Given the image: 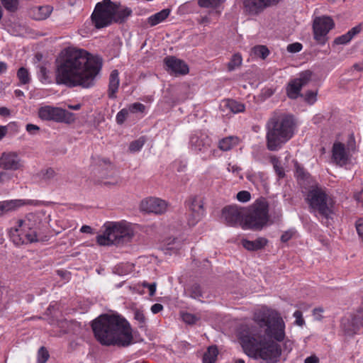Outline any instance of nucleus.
<instances>
[{"label": "nucleus", "instance_id": "obj_1", "mask_svg": "<svg viewBox=\"0 0 363 363\" xmlns=\"http://www.w3.org/2000/svg\"><path fill=\"white\" fill-rule=\"evenodd\" d=\"M253 320L257 326L242 325L238 332L243 352L248 357L260 359L264 363H277L281 354V348L274 340L282 342L284 340V320L267 308L256 311Z\"/></svg>", "mask_w": 363, "mask_h": 363}, {"label": "nucleus", "instance_id": "obj_2", "mask_svg": "<svg viewBox=\"0 0 363 363\" xmlns=\"http://www.w3.org/2000/svg\"><path fill=\"white\" fill-rule=\"evenodd\" d=\"M55 82L69 88L93 87L103 66L102 58L84 49L67 48L55 60Z\"/></svg>", "mask_w": 363, "mask_h": 363}, {"label": "nucleus", "instance_id": "obj_3", "mask_svg": "<svg viewBox=\"0 0 363 363\" xmlns=\"http://www.w3.org/2000/svg\"><path fill=\"white\" fill-rule=\"evenodd\" d=\"M91 325L95 338L102 345L127 347L135 342L130 324L121 315L102 314Z\"/></svg>", "mask_w": 363, "mask_h": 363}, {"label": "nucleus", "instance_id": "obj_4", "mask_svg": "<svg viewBox=\"0 0 363 363\" xmlns=\"http://www.w3.org/2000/svg\"><path fill=\"white\" fill-rule=\"evenodd\" d=\"M296 123L292 116L274 115L267 123V147L277 151L289 140L294 133Z\"/></svg>", "mask_w": 363, "mask_h": 363}, {"label": "nucleus", "instance_id": "obj_5", "mask_svg": "<svg viewBox=\"0 0 363 363\" xmlns=\"http://www.w3.org/2000/svg\"><path fill=\"white\" fill-rule=\"evenodd\" d=\"M330 200L325 191L317 185L311 187L306 197L309 207L325 218L333 213V204Z\"/></svg>", "mask_w": 363, "mask_h": 363}, {"label": "nucleus", "instance_id": "obj_6", "mask_svg": "<svg viewBox=\"0 0 363 363\" xmlns=\"http://www.w3.org/2000/svg\"><path fill=\"white\" fill-rule=\"evenodd\" d=\"M269 205L264 199H257L248 209L245 225L250 229L261 230L269 220Z\"/></svg>", "mask_w": 363, "mask_h": 363}, {"label": "nucleus", "instance_id": "obj_7", "mask_svg": "<svg viewBox=\"0 0 363 363\" xmlns=\"http://www.w3.org/2000/svg\"><path fill=\"white\" fill-rule=\"evenodd\" d=\"M133 237L132 231L119 224H114L108 227L103 235H99L96 240L99 245H121L130 242Z\"/></svg>", "mask_w": 363, "mask_h": 363}, {"label": "nucleus", "instance_id": "obj_8", "mask_svg": "<svg viewBox=\"0 0 363 363\" xmlns=\"http://www.w3.org/2000/svg\"><path fill=\"white\" fill-rule=\"evenodd\" d=\"M113 1L103 0L96 4L91 18L96 28L107 27L113 23Z\"/></svg>", "mask_w": 363, "mask_h": 363}, {"label": "nucleus", "instance_id": "obj_9", "mask_svg": "<svg viewBox=\"0 0 363 363\" xmlns=\"http://www.w3.org/2000/svg\"><path fill=\"white\" fill-rule=\"evenodd\" d=\"M38 116L42 120L66 123H71L75 120L74 113L60 108L50 106L41 107L38 111Z\"/></svg>", "mask_w": 363, "mask_h": 363}, {"label": "nucleus", "instance_id": "obj_10", "mask_svg": "<svg viewBox=\"0 0 363 363\" xmlns=\"http://www.w3.org/2000/svg\"><path fill=\"white\" fill-rule=\"evenodd\" d=\"M335 26L332 18L329 16L315 17L313 23V37L320 45H325L328 40L327 35Z\"/></svg>", "mask_w": 363, "mask_h": 363}, {"label": "nucleus", "instance_id": "obj_11", "mask_svg": "<svg viewBox=\"0 0 363 363\" xmlns=\"http://www.w3.org/2000/svg\"><path fill=\"white\" fill-rule=\"evenodd\" d=\"M342 330L345 335L353 336L363 328V308L358 309L355 313L341 319Z\"/></svg>", "mask_w": 363, "mask_h": 363}, {"label": "nucleus", "instance_id": "obj_12", "mask_svg": "<svg viewBox=\"0 0 363 363\" xmlns=\"http://www.w3.org/2000/svg\"><path fill=\"white\" fill-rule=\"evenodd\" d=\"M188 206L191 211L188 223L189 225H195L204 216L205 209L203 207V199L199 196H194L189 198Z\"/></svg>", "mask_w": 363, "mask_h": 363}, {"label": "nucleus", "instance_id": "obj_13", "mask_svg": "<svg viewBox=\"0 0 363 363\" xmlns=\"http://www.w3.org/2000/svg\"><path fill=\"white\" fill-rule=\"evenodd\" d=\"M0 168L4 170H23L24 162L16 152H4L0 157Z\"/></svg>", "mask_w": 363, "mask_h": 363}, {"label": "nucleus", "instance_id": "obj_14", "mask_svg": "<svg viewBox=\"0 0 363 363\" xmlns=\"http://www.w3.org/2000/svg\"><path fill=\"white\" fill-rule=\"evenodd\" d=\"M165 201L158 198L150 197L143 199L140 203V210L147 213L162 214L167 210Z\"/></svg>", "mask_w": 363, "mask_h": 363}, {"label": "nucleus", "instance_id": "obj_15", "mask_svg": "<svg viewBox=\"0 0 363 363\" xmlns=\"http://www.w3.org/2000/svg\"><path fill=\"white\" fill-rule=\"evenodd\" d=\"M22 227L15 228L11 231V238L16 245H21L28 243L38 242L37 233L35 230L30 232H23Z\"/></svg>", "mask_w": 363, "mask_h": 363}, {"label": "nucleus", "instance_id": "obj_16", "mask_svg": "<svg viewBox=\"0 0 363 363\" xmlns=\"http://www.w3.org/2000/svg\"><path fill=\"white\" fill-rule=\"evenodd\" d=\"M350 159V154L346 150L345 144L335 142L332 148V160L337 165H346Z\"/></svg>", "mask_w": 363, "mask_h": 363}, {"label": "nucleus", "instance_id": "obj_17", "mask_svg": "<svg viewBox=\"0 0 363 363\" xmlns=\"http://www.w3.org/2000/svg\"><path fill=\"white\" fill-rule=\"evenodd\" d=\"M166 70L175 74L184 75L189 72L188 65L182 60L174 56H167L164 59Z\"/></svg>", "mask_w": 363, "mask_h": 363}, {"label": "nucleus", "instance_id": "obj_18", "mask_svg": "<svg viewBox=\"0 0 363 363\" xmlns=\"http://www.w3.org/2000/svg\"><path fill=\"white\" fill-rule=\"evenodd\" d=\"M242 208L237 206H228L222 210V216L229 225H235L240 223L243 217Z\"/></svg>", "mask_w": 363, "mask_h": 363}, {"label": "nucleus", "instance_id": "obj_19", "mask_svg": "<svg viewBox=\"0 0 363 363\" xmlns=\"http://www.w3.org/2000/svg\"><path fill=\"white\" fill-rule=\"evenodd\" d=\"M190 146L196 152H206L211 145V139L205 134H194L190 138Z\"/></svg>", "mask_w": 363, "mask_h": 363}, {"label": "nucleus", "instance_id": "obj_20", "mask_svg": "<svg viewBox=\"0 0 363 363\" xmlns=\"http://www.w3.org/2000/svg\"><path fill=\"white\" fill-rule=\"evenodd\" d=\"M44 218L45 214L41 212L30 213L26 216L25 220H18V226L23 227L25 225L30 230H32L33 228H40Z\"/></svg>", "mask_w": 363, "mask_h": 363}, {"label": "nucleus", "instance_id": "obj_21", "mask_svg": "<svg viewBox=\"0 0 363 363\" xmlns=\"http://www.w3.org/2000/svg\"><path fill=\"white\" fill-rule=\"evenodd\" d=\"M267 7L264 0H243L244 12L248 15L257 16Z\"/></svg>", "mask_w": 363, "mask_h": 363}, {"label": "nucleus", "instance_id": "obj_22", "mask_svg": "<svg viewBox=\"0 0 363 363\" xmlns=\"http://www.w3.org/2000/svg\"><path fill=\"white\" fill-rule=\"evenodd\" d=\"M113 23H123L132 15L133 11L130 8L121 6L120 4L113 2Z\"/></svg>", "mask_w": 363, "mask_h": 363}, {"label": "nucleus", "instance_id": "obj_23", "mask_svg": "<svg viewBox=\"0 0 363 363\" xmlns=\"http://www.w3.org/2000/svg\"><path fill=\"white\" fill-rule=\"evenodd\" d=\"M53 11V7L50 5L38 6L33 7L30 13L33 18L42 21L48 18Z\"/></svg>", "mask_w": 363, "mask_h": 363}, {"label": "nucleus", "instance_id": "obj_24", "mask_svg": "<svg viewBox=\"0 0 363 363\" xmlns=\"http://www.w3.org/2000/svg\"><path fill=\"white\" fill-rule=\"evenodd\" d=\"M268 243V240L264 238H258L255 240H242V246L250 251H257L263 249Z\"/></svg>", "mask_w": 363, "mask_h": 363}, {"label": "nucleus", "instance_id": "obj_25", "mask_svg": "<svg viewBox=\"0 0 363 363\" xmlns=\"http://www.w3.org/2000/svg\"><path fill=\"white\" fill-rule=\"evenodd\" d=\"M118 86H119L118 72L117 69H114L111 72L110 77H109L108 96L110 99H115L116 97V93L118 91Z\"/></svg>", "mask_w": 363, "mask_h": 363}, {"label": "nucleus", "instance_id": "obj_26", "mask_svg": "<svg viewBox=\"0 0 363 363\" xmlns=\"http://www.w3.org/2000/svg\"><path fill=\"white\" fill-rule=\"evenodd\" d=\"M302 86L295 79H291L288 83L286 91L287 96L291 99H296L303 95L301 94Z\"/></svg>", "mask_w": 363, "mask_h": 363}, {"label": "nucleus", "instance_id": "obj_27", "mask_svg": "<svg viewBox=\"0 0 363 363\" xmlns=\"http://www.w3.org/2000/svg\"><path fill=\"white\" fill-rule=\"evenodd\" d=\"M169 9H164L157 12L147 18V23L150 26H155L164 21L170 14Z\"/></svg>", "mask_w": 363, "mask_h": 363}, {"label": "nucleus", "instance_id": "obj_28", "mask_svg": "<svg viewBox=\"0 0 363 363\" xmlns=\"http://www.w3.org/2000/svg\"><path fill=\"white\" fill-rule=\"evenodd\" d=\"M239 143V138L235 136L225 137L219 140L218 148L222 151H228Z\"/></svg>", "mask_w": 363, "mask_h": 363}, {"label": "nucleus", "instance_id": "obj_29", "mask_svg": "<svg viewBox=\"0 0 363 363\" xmlns=\"http://www.w3.org/2000/svg\"><path fill=\"white\" fill-rule=\"evenodd\" d=\"M218 354L217 346L212 345L208 347L207 351L203 354V363H215Z\"/></svg>", "mask_w": 363, "mask_h": 363}, {"label": "nucleus", "instance_id": "obj_30", "mask_svg": "<svg viewBox=\"0 0 363 363\" xmlns=\"http://www.w3.org/2000/svg\"><path fill=\"white\" fill-rule=\"evenodd\" d=\"M2 203L4 207L5 208L6 213L10 211H16L18 208L25 204V203L20 199L4 201H2Z\"/></svg>", "mask_w": 363, "mask_h": 363}, {"label": "nucleus", "instance_id": "obj_31", "mask_svg": "<svg viewBox=\"0 0 363 363\" xmlns=\"http://www.w3.org/2000/svg\"><path fill=\"white\" fill-rule=\"evenodd\" d=\"M226 106L234 113L243 112L245 109L244 104L233 99H228L227 101Z\"/></svg>", "mask_w": 363, "mask_h": 363}, {"label": "nucleus", "instance_id": "obj_32", "mask_svg": "<svg viewBox=\"0 0 363 363\" xmlns=\"http://www.w3.org/2000/svg\"><path fill=\"white\" fill-rule=\"evenodd\" d=\"M313 76L312 71L307 69L299 73L298 77L296 78L295 80L298 82V84H301V86H304L311 80Z\"/></svg>", "mask_w": 363, "mask_h": 363}, {"label": "nucleus", "instance_id": "obj_33", "mask_svg": "<svg viewBox=\"0 0 363 363\" xmlns=\"http://www.w3.org/2000/svg\"><path fill=\"white\" fill-rule=\"evenodd\" d=\"M17 77L19 79L21 84H28L30 82V77L28 70L22 67H20L17 71Z\"/></svg>", "mask_w": 363, "mask_h": 363}, {"label": "nucleus", "instance_id": "obj_34", "mask_svg": "<svg viewBox=\"0 0 363 363\" xmlns=\"http://www.w3.org/2000/svg\"><path fill=\"white\" fill-rule=\"evenodd\" d=\"M225 0H198V4L201 8L216 9Z\"/></svg>", "mask_w": 363, "mask_h": 363}, {"label": "nucleus", "instance_id": "obj_35", "mask_svg": "<svg viewBox=\"0 0 363 363\" xmlns=\"http://www.w3.org/2000/svg\"><path fill=\"white\" fill-rule=\"evenodd\" d=\"M255 55L264 60L269 55V50L265 45H255L252 49Z\"/></svg>", "mask_w": 363, "mask_h": 363}, {"label": "nucleus", "instance_id": "obj_36", "mask_svg": "<svg viewBox=\"0 0 363 363\" xmlns=\"http://www.w3.org/2000/svg\"><path fill=\"white\" fill-rule=\"evenodd\" d=\"M242 57L239 53H236L232 56L231 60L228 64V69L229 71L234 70L236 67L242 64Z\"/></svg>", "mask_w": 363, "mask_h": 363}, {"label": "nucleus", "instance_id": "obj_37", "mask_svg": "<svg viewBox=\"0 0 363 363\" xmlns=\"http://www.w3.org/2000/svg\"><path fill=\"white\" fill-rule=\"evenodd\" d=\"M4 7L10 12H15L18 7V0H1Z\"/></svg>", "mask_w": 363, "mask_h": 363}, {"label": "nucleus", "instance_id": "obj_38", "mask_svg": "<svg viewBox=\"0 0 363 363\" xmlns=\"http://www.w3.org/2000/svg\"><path fill=\"white\" fill-rule=\"evenodd\" d=\"M145 143V138L144 137H140L139 139L135 140L130 143L129 145V150L130 152L139 151L144 145Z\"/></svg>", "mask_w": 363, "mask_h": 363}, {"label": "nucleus", "instance_id": "obj_39", "mask_svg": "<svg viewBox=\"0 0 363 363\" xmlns=\"http://www.w3.org/2000/svg\"><path fill=\"white\" fill-rule=\"evenodd\" d=\"M134 319L138 321L140 328H144L146 326V318L143 311L135 310L134 311Z\"/></svg>", "mask_w": 363, "mask_h": 363}, {"label": "nucleus", "instance_id": "obj_40", "mask_svg": "<svg viewBox=\"0 0 363 363\" xmlns=\"http://www.w3.org/2000/svg\"><path fill=\"white\" fill-rule=\"evenodd\" d=\"M272 163L273 164L274 169L275 172L279 176V178H283L285 176V173L283 167L281 166L280 162L276 157H273L271 160Z\"/></svg>", "mask_w": 363, "mask_h": 363}, {"label": "nucleus", "instance_id": "obj_41", "mask_svg": "<svg viewBox=\"0 0 363 363\" xmlns=\"http://www.w3.org/2000/svg\"><path fill=\"white\" fill-rule=\"evenodd\" d=\"M50 357L48 350L41 347L38 352V363H45Z\"/></svg>", "mask_w": 363, "mask_h": 363}, {"label": "nucleus", "instance_id": "obj_42", "mask_svg": "<svg viewBox=\"0 0 363 363\" xmlns=\"http://www.w3.org/2000/svg\"><path fill=\"white\" fill-rule=\"evenodd\" d=\"M38 77L41 82L48 83L50 82L49 72L44 66H40L39 68Z\"/></svg>", "mask_w": 363, "mask_h": 363}, {"label": "nucleus", "instance_id": "obj_43", "mask_svg": "<svg viewBox=\"0 0 363 363\" xmlns=\"http://www.w3.org/2000/svg\"><path fill=\"white\" fill-rule=\"evenodd\" d=\"M190 296L194 298H199L202 297V291L201 286L199 284H194L191 285L190 289Z\"/></svg>", "mask_w": 363, "mask_h": 363}, {"label": "nucleus", "instance_id": "obj_44", "mask_svg": "<svg viewBox=\"0 0 363 363\" xmlns=\"http://www.w3.org/2000/svg\"><path fill=\"white\" fill-rule=\"evenodd\" d=\"M352 40L350 35L347 33V32L340 36H338L335 38L333 41L334 45H345L348 43Z\"/></svg>", "mask_w": 363, "mask_h": 363}, {"label": "nucleus", "instance_id": "obj_45", "mask_svg": "<svg viewBox=\"0 0 363 363\" xmlns=\"http://www.w3.org/2000/svg\"><path fill=\"white\" fill-rule=\"evenodd\" d=\"M346 150L350 154L356 151V142L353 133L350 134L347 142Z\"/></svg>", "mask_w": 363, "mask_h": 363}, {"label": "nucleus", "instance_id": "obj_46", "mask_svg": "<svg viewBox=\"0 0 363 363\" xmlns=\"http://www.w3.org/2000/svg\"><path fill=\"white\" fill-rule=\"evenodd\" d=\"M182 317L184 322L189 325H194L199 320V318L189 313H183Z\"/></svg>", "mask_w": 363, "mask_h": 363}, {"label": "nucleus", "instance_id": "obj_47", "mask_svg": "<svg viewBox=\"0 0 363 363\" xmlns=\"http://www.w3.org/2000/svg\"><path fill=\"white\" fill-rule=\"evenodd\" d=\"M128 110L127 108L121 109L116 115V122L119 125H122L128 116Z\"/></svg>", "mask_w": 363, "mask_h": 363}, {"label": "nucleus", "instance_id": "obj_48", "mask_svg": "<svg viewBox=\"0 0 363 363\" xmlns=\"http://www.w3.org/2000/svg\"><path fill=\"white\" fill-rule=\"evenodd\" d=\"M128 110V112H130V113H138V112H140V113H143L144 112L145 109V106L141 104V103H134V104H132L129 106L128 108H127Z\"/></svg>", "mask_w": 363, "mask_h": 363}, {"label": "nucleus", "instance_id": "obj_49", "mask_svg": "<svg viewBox=\"0 0 363 363\" xmlns=\"http://www.w3.org/2000/svg\"><path fill=\"white\" fill-rule=\"evenodd\" d=\"M317 91H307L305 94V101L309 104H313L317 100Z\"/></svg>", "mask_w": 363, "mask_h": 363}, {"label": "nucleus", "instance_id": "obj_50", "mask_svg": "<svg viewBox=\"0 0 363 363\" xmlns=\"http://www.w3.org/2000/svg\"><path fill=\"white\" fill-rule=\"evenodd\" d=\"M56 173L52 168H48L45 170H41L40 175L43 179L48 180L52 179Z\"/></svg>", "mask_w": 363, "mask_h": 363}, {"label": "nucleus", "instance_id": "obj_51", "mask_svg": "<svg viewBox=\"0 0 363 363\" xmlns=\"http://www.w3.org/2000/svg\"><path fill=\"white\" fill-rule=\"evenodd\" d=\"M251 199V194L247 191H241L237 194V199L241 202H247Z\"/></svg>", "mask_w": 363, "mask_h": 363}, {"label": "nucleus", "instance_id": "obj_52", "mask_svg": "<svg viewBox=\"0 0 363 363\" xmlns=\"http://www.w3.org/2000/svg\"><path fill=\"white\" fill-rule=\"evenodd\" d=\"M294 317L295 318V324L298 326H303L305 324L304 319L303 318L302 312L299 310L296 311L294 313Z\"/></svg>", "mask_w": 363, "mask_h": 363}, {"label": "nucleus", "instance_id": "obj_53", "mask_svg": "<svg viewBox=\"0 0 363 363\" xmlns=\"http://www.w3.org/2000/svg\"><path fill=\"white\" fill-rule=\"evenodd\" d=\"M302 48H303V45L301 43H294L289 44L287 46V50L289 52L296 53V52H300L302 50Z\"/></svg>", "mask_w": 363, "mask_h": 363}, {"label": "nucleus", "instance_id": "obj_54", "mask_svg": "<svg viewBox=\"0 0 363 363\" xmlns=\"http://www.w3.org/2000/svg\"><path fill=\"white\" fill-rule=\"evenodd\" d=\"M355 227L359 238L363 242V218H359L356 221Z\"/></svg>", "mask_w": 363, "mask_h": 363}, {"label": "nucleus", "instance_id": "obj_55", "mask_svg": "<svg viewBox=\"0 0 363 363\" xmlns=\"http://www.w3.org/2000/svg\"><path fill=\"white\" fill-rule=\"evenodd\" d=\"M104 178L106 179H108V177H104ZM119 182H120V179L118 177L111 175V177L109 178V180H106V181L103 182V184L106 186L116 185L119 183Z\"/></svg>", "mask_w": 363, "mask_h": 363}, {"label": "nucleus", "instance_id": "obj_56", "mask_svg": "<svg viewBox=\"0 0 363 363\" xmlns=\"http://www.w3.org/2000/svg\"><path fill=\"white\" fill-rule=\"evenodd\" d=\"M142 285H143V286L149 289V291H150L149 294L150 296H153L155 295V291H156V286H157V284L155 282L149 284L146 281H144Z\"/></svg>", "mask_w": 363, "mask_h": 363}, {"label": "nucleus", "instance_id": "obj_57", "mask_svg": "<svg viewBox=\"0 0 363 363\" xmlns=\"http://www.w3.org/2000/svg\"><path fill=\"white\" fill-rule=\"evenodd\" d=\"M362 30V26L361 24H359L354 27H353L352 29H350L347 33L350 35L351 38L352 39L356 35L359 33Z\"/></svg>", "mask_w": 363, "mask_h": 363}, {"label": "nucleus", "instance_id": "obj_58", "mask_svg": "<svg viewBox=\"0 0 363 363\" xmlns=\"http://www.w3.org/2000/svg\"><path fill=\"white\" fill-rule=\"evenodd\" d=\"M294 232L292 230L285 231L281 236V241L282 242H286L293 236Z\"/></svg>", "mask_w": 363, "mask_h": 363}, {"label": "nucleus", "instance_id": "obj_59", "mask_svg": "<svg viewBox=\"0 0 363 363\" xmlns=\"http://www.w3.org/2000/svg\"><path fill=\"white\" fill-rule=\"evenodd\" d=\"M11 179V176L6 172H0V184H3Z\"/></svg>", "mask_w": 363, "mask_h": 363}, {"label": "nucleus", "instance_id": "obj_60", "mask_svg": "<svg viewBox=\"0 0 363 363\" xmlns=\"http://www.w3.org/2000/svg\"><path fill=\"white\" fill-rule=\"evenodd\" d=\"M163 309V306L160 303H155L151 307V311L152 313L156 314Z\"/></svg>", "mask_w": 363, "mask_h": 363}, {"label": "nucleus", "instance_id": "obj_61", "mask_svg": "<svg viewBox=\"0 0 363 363\" xmlns=\"http://www.w3.org/2000/svg\"><path fill=\"white\" fill-rule=\"evenodd\" d=\"M26 128V130L31 134L34 133V130H39L40 129V128L38 125L31 123L27 124Z\"/></svg>", "mask_w": 363, "mask_h": 363}, {"label": "nucleus", "instance_id": "obj_62", "mask_svg": "<svg viewBox=\"0 0 363 363\" xmlns=\"http://www.w3.org/2000/svg\"><path fill=\"white\" fill-rule=\"evenodd\" d=\"M296 174L298 175V177H300L301 179H305L306 177V174L304 171V169L299 166L296 167Z\"/></svg>", "mask_w": 363, "mask_h": 363}, {"label": "nucleus", "instance_id": "obj_63", "mask_svg": "<svg viewBox=\"0 0 363 363\" xmlns=\"http://www.w3.org/2000/svg\"><path fill=\"white\" fill-rule=\"evenodd\" d=\"M318 362L319 359L315 355L310 356L305 359V363H318Z\"/></svg>", "mask_w": 363, "mask_h": 363}, {"label": "nucleus", "instance_id": "obj_64", "mask_svg": "<svg viewBox=\"0 0 363 363\" xmlns=\"http://www.w3.org/2000/svg\"><path fill=\"white\" fill-rule=\"evenodd\" d=\"M0 115L2 116H8L10 115V110L6 107H1Z\"/></svg>", "mask_w": 363, "mask_h": 363}]
</instances>
